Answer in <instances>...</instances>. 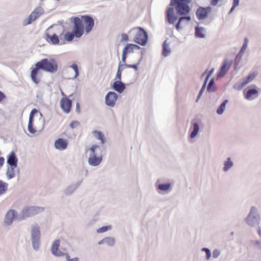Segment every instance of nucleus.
I'll return each mask as SVG.
<instances>
[{"mask_svg": "<svg viewBox=\"0 0 261 261\" xmlns=\"http://www.w3.org/2000/svg\"><path fill=\"white\" fill-rule=\"evenodd\" d=\"M73 26L72 33L67 32L64 35V38L68 41H72L74 37H81L85 31L86 34L90 33L94 25L93 18L89 15H83L81 17L73 18Z\"/></svg>", "mask_w": 261, "mask_h": 261, "instance_id": "1", "label": "nucleus"}, {"mask_svg": "<svg viewBox=\"0 0 261 261\" xmlns=\"http://www.w3.org/2000/svg\"><path fill=\"white\" fill-rule=\"evenodd\" d=\"M31 69L30 76L32 81L35 84H38L41 81L39 76L40 69L49 72H54L57 70L58 65L53 59H44L37 62Z\"/></svg>", "mask_w": 261, "mask_h": 261, "instance_id": "2", "label": "nucleus"}, {"mask_svg": "<svg viewBox=\"0 0 261 261\" xmlns=\"http://www.w3.org/2000/svg\"><path fill=\"white\" fill-rule=\"evenodd\" d=\"M89 164L93 166H98L102 160L101 150L98 145H94L89 150Z\"/></svg>", "mask_w": 261, "mask_h": 261, "instance_id": "3", "label": "nucleus"}, {"mask_svg": "<svg viewBox=\"0 0 261 261\" xmlns=\"http://www.w3.org/2000/svg\"><path fill=\"white\" fill-rule=\"evenodd\" d=\"M189 3V0H171L170 5L175 6V8L177 14L184 15L190 12V9L188 5Z\"/></svg>", "mask_w": 261, "mask_h": 261, "instance_id": "4", "label": "nucleus"}, {"mask_svg": "<svg viewBox=\"0 0 261 261\" xmlns=\"http://www.w3.org/2000/svg\"><path fill=\"white\" fill-rule=\"evenodd\" d=\"M134 30L137 31L134 38V41L141 45H144L146 43L148 39V36L146 31L141 27L135 28Z\"/></svg>", "mask_w": 261, "mask_h": 261, "instance_id": "5", "label": "nucleus"}, {"mask_svg": "<svg viewBox=\"0 0 261 261\" xmlns=\"http://www.w3.org/2000/svg\"><path fill=\"white\" fill-rule=\"evenodd\" d=\"M44 13L43 9L42 7L36 8L29 15V17L23 21V24L25 25L31 24L33 21L38 18Z\"/></svg>", "mask_w": 261, "mask_h": 261, "instance_id": "6", "label": "nucleus"}, {"mask_svg": "<svg viewBox=\"0 0 261 261\" xmlns=\"http://www.w3.org/2000/svg\"><path fill=\"white\" fill-rule=\"evenodd\" d=\"M60 106L63 111L65 113L70 112L72 107V101L66 97H63L60 100Z\"/></svg>", "mask_w": 261, "mask_h": 261, "instance_id": "7", "label": "nucleus"}, {"mask_svg": "<svg viewBox=\"0 0 261 261\" xmlns=\"http://www.w3.org/2000/svg\"><path fill=\"white\" fill-rule=\"evenodd\" d=\"M211 11L212 8L210 7H200L196 11V14L198 19L202 20L206 18Z\"/></svg>", "mask_w": 261, "mask_h": 261, "instance_id": "8", "label": "nucleus"}, {"mask_svg": "<svg viewBox=\"0 0 261 261\" xmlns=\"http://www.w3.org/2000/svg\"><path fill=\"white\" fill-rule=\"evenodd\" d=\"M118 98L117 94L114 92H109L105 98V101L107 105L110 107H114Z\"/></svg>", "mask_w": 261, "mask_h": 261, "instance_id": "9", "label": "nucleus"}, {"mask_svg": "<svg viewBox=\"0 0 261 261\" xmlns=\"http://www.w3.org/2000/svg\"><path fill=\"white\" fill-rule=\"evenodd\" d=\"M67 72L70 73L69 75V79H75L79 75L78 66L76 64L71 65L67 70Z\"/></svg>", "mask_w": 261, "mask_h": 261, "instance_id": "10", "label": "nucleus"}, {"mask_svg": "<svg viewBox=\"0 0 261 261\" xmlns=\"http://www.w3.org/2000/svg\"><path fill=\"white\" fill-rule=\"evenodd\" d=\"M68 144V143L67 140L59 138L56 140L55 142V147L58 150H63L67 148Z\"/></svg>", "mask_w": 261, "mask_h": 261, "instance_id": "11", "label": "nucleus"}, {"mask_svg": "<svg viewBox=\"0 0 261 261\" xmlns=\"http://www.w3.org/2000/svg\"><path fill=\"white\" fill-rule=\"evenodd\" d=\"M60 246V240H57L53 243L51 247V252L54 255L57 256H61L65 254L64 253L62 252L59 250Z\"/></svg>", "mask_w": 261, "mask_h": 261, "instance_id": "12", "label": "nucleus"}, {"mask_svg": "<svg viewBox=\"0 0 261 261\" xmlns=\"http://www.w3.org/2000/svg\"><path fill=\"white\" fill-rule=\"evenodd\" d=\"M232 62H229L227 60H225L220 69V72L218 73L219 77L223 76L229 69L231 66Z\"/></svg>", "mask_w": 261, "mask_h": 261, "instance_id": "13", "label": "nucleus"}, {"mask_svg": "<svg viewBox=\"0 0 261 261\" xmlns=\"http://www.w3.org/2000/svg\"><path fill=\"white\" fill-rule=\"evenodd\" d=\"M245 98L247 100H252L258 96V91L255 89L248 90L244 93Z\"/></svg>", "mask_w": 261, "mask_h": 261, "instance_id": "14", "label": "nucleus"}, {"mask_svg": "<svg viewBox=\"0 0 261 261\" xmlns=\"http://www.w3.org/2000/svg\"><path fill=\"white\" fill-rule=\"evenodd\" d=\"M166 17L170 24L174 23L176 20L177 17L174 15V9L172 7L169 8L167 10Z\"/></svg>", "mask_w": 261, "mask_h": 261, "instance_id": "15", "label": "nucleus"}, {"mask_svg": "<svg viewBox=\"0 0 261 261\" xmlns=\"http://www.w3.org/2000/svg\"><path fill=\"white\" fill-rule=\"evenodd\" d=\"M191 20L190 16H185L180 17L178 23L176 24V29L179 30L183 28V27L187 25Z\"/></svg>", "mask_w": 261, "mask_h": 261, "instance_id": "16", "label": "nucleus"}, {"mask_svg": "<svg viewBox=\"0 0 261 261\" xmlns=\"http://www.w3.org/2000/svg\"><path fill=\"white\" fill-rule=\"evenodd\" d=\"M38 111L36 109H33L30 114L29 117V121L28 123V130L30 133L34 134L36 133V130L33 127V117L35 114L37 113Z\"/></svg>", "mask_w": 261, "mask_h": 261, "instance_id": "17", "label": "nucleus"}, {"mask_svg": "<svg viewBox=\"0 0 261 261\" xmlns=\"http://www.w3.org/2000/svg\"><path fill=\"white\" fill-rule=\"evenodd\" d=\"M7 163L12 168L17 167V159L14 151H11L8 155Z\"/></svg>", "mask_w": 261, "mask_h": 261, "instance_id": "18", "label": "nucleus"}, {"mask_svg": "<svg viewBox=\"0 0 261 261\" xmlns=\"http://www.w3.org/2000/svg\"><path fill=\"white\" fill-rule=\"evenodd\" d=\"M256 74L255 73H252L249 75L246 78H244L242 81V82L240 84L238 85L237 88L239 90L241 89L243 87H244L245 85L248 84V83H250L255 77Z\"/></svg>", "mask_w": 261, "mask_h": 261, "instance_id": "19", "label": "nucleus"}, {"mask_svg": "<svg viewBox=\"0 0 261 261\" xmlns=\"http://www.w3.org/2000/svg\"><path fill=\"white\" fill-rule=\"evenodd\" d=\"M46 40L51 42L54 44H58L59 42V39L58 36L55 33L49 34L48 33H46Z\"/></svg>", "mask_w": 261, "mask_h": 261, "instance_id": "20", "label": "nucleus"}, {"mask_svg": "<svg viewBox=\"0 0 261 261\" xmlns=\"http://www.w3.org/2000/svg\"><path fill=\"white\" fill-rule=\"evenodd\" d=\"M40 236V228L38 225H35L32 229V240H39Z\"/></svg>", "mask_w": 261, "mask_h": 261, "instance_id": "21", "label": "nucleus"}, {"mask_svg": "<svg viewBox=\"0 0 261 261\" xmlns=\"http://www.w3.org/2000/svg\"><path fill=\"white\" fill-rule=\"evenodd\" d=\"M113 88L119 93H122L125 88V85L120 81H116L113 83Z\"/></svg>", "mask_w": 261, "mask_h": 261, "instance_id": "22", "label": "nucleus"}, {"mask_svg": "<svg viewBox=\"0 0 261 261\" xmlns=\"http://www.w3.org/2000/svg\"><path fill=\"white\" fill-rule=\"evenodd\" d=\"M15 217V212L13 210L9 211L6 216L5 219V223L7 225H10L12 223L13 220Z\"/></svg>", "mask_w": 261, "mask_h": 261, "instance_id": "23", "label": "nucleus"}, {"mask_svg": "<svg viewBox=\"0 0 261 261\" xmlns=\"http://www.w3.org/2000/svg\"><path fill=\"white\" fill-rule=\"evenodd\" d=\"M139 46L136 44L128 43L123 48V51H125L127 54L134 51L135 49H139Z\"/></svg>", "mask_w": 261, "mask_h": 261, "instance_id": "24", "label": "nucleus"}, {"mask_svg": "<svg viewBox=\"0 0 261 261\" xmlns=\"http://www.w3.org/2000/svg\"><path fill=\"white\" fill-rule=\"evenodd\" d=\"M7 183L0 180V195L5 194L8 189Z\"/></svg>", "mask_w": 261, "mask_h": 261, "instance_id": "25", "label": "nucleus"}, {"mask_svg": "<svg viewBox=\"0 0 261 261\" xmlns=\"http://www.w3.org/2000/svg\"><path fill=\"white\" fill-rule=\"evenodd\" d=\"M199 128L198 123H194L193 124V130L190 135V137L191 138L195 137L199 132Z\"/></svg>", "mask_w": 261, "mask_h": 261, "instance_id": "26", "label": "nucleus"}, {"mask_svg": "<svg viewBox=\"0 0 261 261\" xmlns=\"http://www.w3.org/2000/svg\"><path fill=\"white\" fill-rule=\"evenodd\" d=\"M93 134L96 138L101 141V143H104V136L102 134V133L100 132L94 131L93 132Z\"/></svg>", "mask_w": 261, "mask_h": 261, "instance_id": "27", "label": "nucleus"}, {"mask_svg": "<svg viewBox=\"0 0 261 261\" xmlns=\"http://www.w3.org/2000/svg\"><path fill=\"white\" fill-rule=\"evenodd\" d=\"M247 223L250 225H253L254 221L256 222V219L251 213L248 215L246 219Z\"/></svg>", "mask_w": 261, "mask_h": 261, "instance_id": "28", "label": "nucleus"}, {"mask_svg": "<svg viewBox=\"0 0 261 261\" xmlns=\"http://www.w3.org/2000/svg\"><path fill=\"white\" fill-rule=\"evenodd\" d=\"M227 100H225L221 103V105L219 107V108H218V109L217 110V112L218 114L220 115L223 113V112L225 110V105L227 103Z\"/></svg>", "mask_w": 261, "mask_h": 261, "instance_id": "29", "label": "nucleus"}, {"mask_svg": "<svg viewBox=\"0 0 261 261\" xmlns=\"http://www.w3.org/2000/svg\"><path fill=\"white\" fill-rule=\"evenodd\" d=\"M195 34L197 37L200 38H203L204 36V30L201 28H196Z\"/></svg>", "mask_w": 261, "mask_h": 261, "instance_id": "30", "label": "nucleus"}, {"mask_svg": "<svg viewBox=\"0 0 261 261\" xmlns=\"http://www.w3.org/2000/svg\"><path fill=\"white\" fill-rule=\"evenodd\" d=\"M213 70H214V69H211V70H210V73H208V74L207 75V76H206V79H205V82H204V84H203V86L202 87V88H201V89L200 91H199V94H198V99H199V98L200 97L201 95L202 94V93H203V91H204V89H205V85H206V81H207V79H208V76H210V74L213 72Z\"/></svg>", "mask_w": 261, "mask_h": 261, "instance_id": "31", "label": "nucleus"}, {"mask_svg": "<svg viewBox=\"0 0 261 261\" xmlns=\"http://www.w3.org/2000/svg\"><path fill=\"white\" fill-rule=\"evenodd\" d=\"M213 70H214V69H211V70H210V73H208V74L207 75V76H206V79H205V82H204V84H203V86L202 87V88H201V89L200 91H199V94H198V99H199V98L200 97L201 95L202 94V93H203V91H204V89H205V85H206V81H207V79H208V76H210V74L213 72Z\"/></svg>", "mask_w": 261, "mask_h": 261, "instance_id": "32", "label": "nucleus"}, {"mask_svg": "<svg viewBox=\"0 0 261 261\" xmlns=\"http://www.w3.org/2000/svg\"><path fill=\"white\" fill-rule=\"evenodd\" d=\"M43 210V208L39 207H33L30 208L29 211L31 214L35 215L38 214V213L42 211Z\"/></svg>", "mask_w": 261, "mask_h": 261, "instance_id": "33", "label": "nucleus"}, {"mask_svg": "<svg viewBox=\"0 0 261 261\" xmlns=\"http://www.w3.org/2000/svg\"><path fill=\"white\" fill-rule=\"evenodd\" d=\"M248 40L247 38H245L244 39V42L243 43V45L241 49V50L239 53L240 55H243L245 51L246 50L247 46H248Z\"/></svg>", "mask_w": 261, "mask_h": 261, "instance_id": "34", "label": "nucleus"}, {"mask_svg": "<svg viewBox=\"0 0 261 261\" xmlns=\"http://www.w3.org/2000/svg\"><path fill=\"white\" fill-rule=\"evenodd\" d=\"M232 162L230 161V158H228L227 160L225 162L224 170L226 171H227L230 167L232 166Z\"/></svg>", "mask_w": 261, "mask_h": 261, "instance_id": "35", "label": "nucleus"}, {"mask_svg": "<svg viewBox=\"0 0 261 261\" xmlns=\"http://www.w3.org/2000/svg\"><path fill=\"white\" fill-rule=\"evenodd\" d=\"M103 242L107 243L109 245H113L114 244L115 240L113 238H107L99 242V244H102Z\"/></svg>", "mask_w": 261, "mask_h": 261, "instance_id": "36", "label": "nucleus"}, {"mask_svg": "<svg viewBox=\"0 0 261 261\" xmlns=\"http://www.w3.org/2000/svg\"><path fill=\"white\" fill-rule=\"evenodd\" d=\"M207 90L211 92H213L215 90V87H214V81L213 79H212L207 87Z\"/></svg>", "mask_w": 261, "mask_h": 261, "instance_id": "37", "label": "nucleus"}, {"mask_svg": "<svg viewBox=\"0 0 261 261\" xmlns=\"http://www.w3.org/2000/svg\"><path fill=\"white\" fill-rule=\"evenodd\" d=\"M170 184H164L159 185L158 186V189L162 191H167L170 188Z\"/></svg>", "mask_w": 261, "mask_h": 261, "instance_id": "38", "label": "nucleus"}, {"mask_svg": "<svg viewBox=\"0 0 261 261\" xmlns=\"http://www.w3.org/2000/svg\"><path fill=\"white\" fill-rule=\"evenodd\" d=\"M170 49L168 46V45L166 44V42L164 43L163 50V55L166 57L170 53Z\"/></svg>", "mask_w": 261, "mask_h": 261, "instance_id": "39", "label": "nucleus"}, {"mask_svg": "<svg viewBox=\"0 0 261 261\" xmlns=\"http://www.w3.org/2000/svg\"><path fill=\"white\" fill-rule=\"evenodd\" d=\"M110 228H111L110 226H103V227L99 228L98 229H97V231L98 233H102V232L107 231L108 230L110 229Z\"/></svg>", "mask_w": 261, "mask_h": 261, "instance_id": "40", "label": "nucleus"}, {"mask_svg": "<svg viewBox=\"0 0 261 261\" xmlns=\"http://www.w3.org/2000/svg\"><path fill=\"white\" fill-rule=\"evenodd\" d=\"M240 0H233L232 3V6L230 9V12H232L235 8L239 6Z\"/></svg>", "mask_w": 261, "mask_h": 261, "instance_id": "41", "label": "nucleus"}, {"mask_svg": "<svg viewBox=\"0 0 261 261\" xmlns=\"http://www.w3.org/2000/svg\"><path fill=\"white\" fill-rule=\"evenodd\" d=\"M139 64H140V61L137 64L131 65V64H125L124 66L127 68H133L134 69H135L136 70H137L138 66H139Z\"/></svg>", "mask_w": 261, "mask_h": 261, "instance_id": "42", "label": "nucleus"}, {"mask_svg": "<svg viewBox=\"0 0 261 261\" xmlns=\"http://www.w3.org/2000/svg\"><path fill=\"white\" fill-rule=\"evenodd\" d=\"M202 250L205 252L206 259H209L211 257V253L210 250L206 248H202Z\"/></svg>", "mask_w": 261, "mask_h": 261, "instance_id": "43", "label": "nucleus"}, {"mask_svg": "<svg viewBox=\"0 0 261 261\" xmlns=\"http://www.w3.org/2000/svg\"><path fill=\"white\" fill-rule=\"evenodd\" d=\"M120 66L121 65L119 66L117 73H116V78L120 80L121 79V70L120 69Z\"/></svg>", "mask_w": 261, "mask_h": 261, "instance_id": "44", "label": "nucleus"}, {"mask_svg": "<svg viewBox=\"0 0 261 261\" xmlns=\"http://www.w3.org/2000/svg\"><path fill=\"white\" fill-rule=\"evenodd\" d=\"M79 123L78 121H73L70 123V126L72 128H75L76 127H77L79 125Z\"/></svg>", "mask_w": 261, "mask_h": 261, "instance_id": "45", "label": "nucleus"}, {"mask_svg": "<svg viewBox=\"0 0 261 261\" xmlns=\"http://www.w3.org/2000/svg\"><path fill=\"white\" fill-rule=\"evenodd\" d=\"M128 40V35L126 34H122L121 35V41H125L126 42Z\"/></svg>", "mask_w": 261, "mask_h": 261, "instance_id": "46", "label": "nucleus"}, {"mask_svg": "<svg viewBox=\"0 0 261 261\" xmlns=\"http://www.w3.org/2000/svg\"><path fill=\"white\" fill-rule=\"evenodd\" d=\"M39 240H33V245L35 249H37L39 247Z\"/></svg>", "mask_w": 261, "mask_h": 261, "instance_id": "47", "label": "nucleus"}, {"mask_svg": "<svg viewBox=\"0 0 261 261\" xmlns=\"http://www.w3.org/2000/svg\"><path fill=\"white\" fill-rule=\"evenodd\" d=\"M66 259L67 261H78L79 258L77 257L70 258V256L68 254H66Z\"/></svg>", "mask_w": 261, "mask_h": 261, "instance_id": "48", "label": "nucleus"}, {"mask_svg": "<svg viewBox=\"0 0 261 261\" xmlns=\"http://www.w3.org/2000/svg\"><path fill=\"white\" fill-rule=\"evenodd\" d=\"M126 55L127 54L125 51H122V61L124 63L126 62Z\"/></svg>", "mask_w": 261, "mask_h": 261, "instance_id": "49", "label": "nucleus"}, {"mask_svg": "<svg viewBox=\"0 0 261 261\" xmlns=\"http://www.w3.org/2000/svg\"><path fill=\"white\" fill-rule=\"evenodd\" d=\"M221 0H211L210 4L212 6H216L217 5L218 3L221 1Z\"/></svg>", "mask_w": 261, "mask_h": 261, "instance_id": "50", "label": "nucleus"}, {"mask_svg": "<svg viewBox=\"0 0 261 261\" xmlns=\"http://www.w3.org/2000/svg\"><path fill=\"white\" fill-rule=\"evenodd\" d=\"M219 255V251L216 250H215L213 253V257L215 258L217 257Z\"/></svg>", "mask_w": 261, "mask_h": 261, "instance_id": "51", "label": "nucleus"}, {"mask_svg": "<svg viewBox=\"0 0 261 261\" xmlns=\"http://www.w3.org/2000/svg\"><path fill=\"white\" fill-rule=\"evenodd\" d=\"M5 98H6V96L5 95V94L0 91V102L3 101Z\"/></svg>", "mask_w": 261, "mask_h": 261, "instance_id": "52", "label": "nucleus"}, {"mask_svg": "<svg viewBox=\"0 0 261 261\" xmlns=\"http://www.w3.org/2000/svg\"><path fill=\"white\" fill-rule=\"evenodd\" d=\"M76 111L77 113L80 112V105L79 102H77L76 104Z\"/></svg>", "mask_w": 261, "mask_h": 261, "instance_id": "53", "label": "nucleus"}, {"mask_svg": "<svg viewBox=\"0 0 261 261\" xmlns=\"http://www.w3.org/2000/svg\"><path fill=\"white\" fill-rule=\"evenodd\" d=\"M5 159L3 157H0V167L3 166L4 163Z\"/></svg>", "mask_w": 261, "mask_h": 261, "instance_id": "54", "label": "nucleus"}, {"mask_svg": "<svg viewBox=\"0 0 261 261\" xmlns=\"http://www.w3.org/2000/svg\"><path fill=\"white\" fill-rule=\"evenodd\" d=\"M260 230L259 229V230H258V233H259V234L260 233Z\"/></svg>", "mask_w": 261, "mask_h": 261, "instance_id": "55", "label": "nucleus"}]
</instances>
